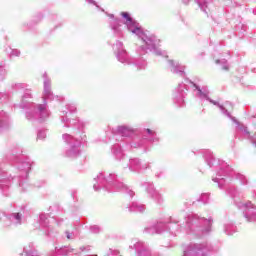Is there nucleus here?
<instances>
[{
	"instance_id": "nucleus-19",
	"label": "nucleus",
	"mask_w": 256,
	"mask_h": 256,
	"mask_svg": "<svg viewBox=\"0 0 256 256\" xmlns=\"http://www.w3.org/2000/svg\"><path fill=\"white\" fill-rule=\"evenodd\" d=\"M222 69L224 70V71H229V65H227V61H225V60H222Z\"/></svg>"
},
{
	"instance_id": "nucleus-22",
	"label": "nucleus",
	"mask_w": 256,
	"mask_h": 256,
	"mask_svg": "<svg viewBox=\"0 0 256 256\" xmlns=\"http://www.w3.org/2000/svg\"><path fill=\"white\" fill-rule=\"evenodd\" d=\"M147 231V233H155V230L154 229H150V230H146ZM156 233H161V231H159V230H156Z\"/></svg>"
},
{
	"instance_id": "nucleus-5",
	"label": "nucleus",
	"mask_w": 256,
	"mask_h": 256,
	"mask_svg": "<svg viewBox=\"0 0 256 256\" xmlns=\"http://www.w3.org/2000/svg\"><path fill=\"white\" fill-rule=\"evenodd\" d=\"M169 65L171 67L172 73H176L178 75H184L185 73V66L179 64V62H175L173 60L169 61Z\"/></svg>"
},
{
	"instance_id": "nucleus-3",
	"label": "nucleus",
	"mask_w": 256,
	"mask_h": 256,
	"mask_svg": "<svg viewBox=\"0 0 256 256\" xmlns=\"http://www.w3.org/2000/svg\"><path fill=\"white\" fill-rule=\"evenodd\" d=\"M242 209H244V216L246 217L247 221H255L256 220V211L253 207V204L251 202H248L246 204H242Z\"/></svg>"
},
{
	"instance_id": "nucleus-24",
	"label": "nucleus",
	"mask_w": 256,
	"mask_h": 256,
	"mask_svg": "<svg viewBox=\"0 0 256 256\" xmlns=\"http://www.w3.org/2000/svg\"><path fill=\"white\" fill-rule=\"evenodd\" d=\"M3 97H4L5 99H7V95H5V94H3V93H0V99H3Z\"/></svg>"
},
{
	"instance_id": "nucleus-16",
	"label": "nucleus",
	"mask_w": 256,
	"mask_h": 256,
	"mask_svg": "<svg viewBox=\"0 0 256 256\" xmlns=\"http://www.w3.org/2000/svg\"><path fill=\"white\" fill-rule=\"evenodd\" d=\"M91 231L92 233H99V231H101V228L97 225L91 226Z\"/></svg>"
},
{
	"instance_id": "nucleus-28",
	"label": "nucleus",
	"mask_w": 256,
	"mask_h": 256,
	"mask_svg": "<svg viewBox=\"0 0 256 256\" xmlns=\"http://www.w3.org/2000/svg\"><path fill=\"white\" fill-rule=\"evenodd\" d=\"M216 63L219 64V63H221V61L220 60H216Z\"/></svg>"
},
{
	"instance_id": "nucleus-1",
	"label": "nucleus",
	"mask_w": 256,
	"mask_h": 256,
	"mask_svg": "<svg viewBox=\"0 0 256 256\" xmlns=\"http://www.w3.org/2000/svg\"><path fill=\"white\" fill-rule=\"evenodd\" d=\"M121 16L123 19H125L124 23L127 26L128 31H131L134 35H137L144 43V45L141 46V49H149L150 51H155L157 47H159V43L161 42L155 35H147L145 32H143V29H141V26L139 23L135 22L131 16H129V13L122 12Z\"/></svg>"
},
{
	"instance_id": "nucleus-2",
	"label": "nucleus",
	"mask_w": 256,
	"mask_h": 256,
	"mask_svg": "<svg viewBox=\"0 0 256 256\" xmlns=\"http://www.w3.org/2000/svg\"><path fill=\"white\" fill-rule=\"evenodd\" d=\"M114 51L116 52V57L120 63L129 64V56H127V52L123 49V43L117 42L114 45Z\"/></svg>"
},
{
	"instance_id": "nucleus-23",
	"label": "nucleus",
	"mask_w": 256,
	"mask_h": 256,
	"mask_svg": "<svg viewBox=\"0 0 256 256\" xmlns=\"http://www.w3.org/2000/svg\"><path fill=\"white\" fill-rule=\"evenodd\" d=\"M146 131H147V133H148L149 135H153V133H155V132H153L151 129H146Z\"/></svg>"
},
{
	"instance_id": "nucleus-33",
	"label": "nucleus",
	"mask_w": 256,
	"mask_h": 256,
	"mask_svg": "<svg viewBox=\"0 0 256 256\" xmlns=\"http://www.w3.org/2000/svg\"><path fill=\"white\" fill-rule=\"evenodd\" d=\"M94 189H96V190H97V185H95V184H94Z\"/></svg>"
},
{
	"instance_id": "nucleus-27",
	"label": "nucleus",
	"mask_w": 256,
	"mask_h": 256,
	"mask_svg": "<svg viewBox=\"0 0 256 256\" xmlns=\"http://www.w3.org/2000/svg\"><path fill=\"white\" fill-rule=\"evenodd\" d=\"M67 239H71V234L67 233Z\"/></svg>"
},
{
	"instance_id": "nucleus-10",
	"label": "nucleus",
	"mask_w": 256,
	"mask_h": 256,
	"mask_svg": "<svg viewBox=\"0 0 256 256\" xmlns=\"http://www.w3.org/2000/svg\"><path fill=\"white\" fill-rule=\"evenodd\" d=\"M44 93L46 96L51 95V81L49 80L44 81Z\"/></svg>"
},
{
	"instance_id": "nucleus-18",
	"label": "nucleus",
	"mask_w": 256,
	"mask_h": 256,
	"mask_svg": "<svg viewBox=\"0 0 256 256\" xmlns=\"http://www.w3.org/2000/svg\"><path fill=\"white\" fill-rule=\"evenodd\" d=\"M19 55H21V51H19V50H12V52H11V56L12 57H19Z\"/></svg>"
},
{
	"instance_id": "nucleus-31",
	"label": "nucleus",
	"mask_w": 256,
	"mask_h": 256,
	"mask_svg": "<svg viewBox=\"0 0 256 256\" xmlns=\"http://www.w3.org/2000/svg\"><path fill=\"white\" fill-rule=\"evenodd\" d=\"M157 55H161V53L159 51H156Z\"/></svg>"
},
{
	"instance_id": "nucleus-11",
	"label": "nucleus",
	"mask_w": 256,
	"mask_h": 256,
	"mask_svg": "<svg viewBox=\"0 0 256 256\" xmlns=\"http://www.w3.org/2000/svg\"><path fill=\"white\" fill-rule=\"evenodd\" d=\"M38 113H40L41 117H49V112L47 111L45 105L38 106Z\"/></svg>"
},
{
	"instance_id": "nucleus-7",
	"label": "nucleus",
	"mask_w": 256,
	"mask_h": 256,
	"mask_svg": "<svg viewBox=\"0 0 256 256\" xmlns=\"http://www.w3.org/2000/svg\"><path fill=\"white\" fill-rule=\"evenodd\" d=\"M79 155V146H72L67 151V157H70L71 159H75V157H78Z\"/></svg>"
},
{
	"instance_id": "nucleus-8",
	"label": "nucleus",
	"mask_w": 256,
	"mask_h": 256,
	"mask_svg": "<svg viewBox=\"0 0 256 256\" xmlns=\"http://www.w3.org/2000/svg\"><path fill=\"white\" fill-rule=\"evenodd\" d=\"M184 256H205V254L201 251H197L195 248H192L184 251Z\"/></svg>"
},
{
	"instance_id": "nucleus-26",
	"label": "nucleus",
	"mask_w": 256,
	"mask_h": 256,
	"mask_svg": "<svg viewBox=\"0 0 256 256\" xmlns=\"http://www.w3.org/2000/svg\"><path fill=\"white\" fill-rule=\"evenodd\" d=\"M204 197H207V194L202 195V201H205Z\"/></svg>"
},
{
	"instance_id": "nucleus-34",
	"label": "nucleus",
	"mask_w": 256,
	"mask_h": 256,
	"mask_svg": "<svg viewBox=\"0 0 256 256\" xmlns=\"http://www.w3.org/2000/svg\"><path fill=\"white\" fill-rule=\"evenodd\" d=\"M130 193H131L130 196L133 197V193L132 192H130Z\"/></svg>"
},
{
	"instance_id": "nucleus-32",
	"label": "nucleus",
	"mask_w": 256,
	"mask_h": 256,
	"mask_svg": "<svg viewBox=\"0 0 256 256\" xmlns=\"http://www.w3.org/2000/svg\"><path fill=\"white\" fill-rule=\"evenodd\" d=\"M232 121H234V123H236V120H235V118H232Z\"/></svg>"
},
{
	"instance_id": "nucleus-13",
	"label": "nucleus",
	"mask_w": 256,
	"mask_h": 256,
	"mask_svg": "<svg viewBox=\"0 0 256 256\" xmlns=\"http://www.w3.org/2000/svg\"><path fill=\"white\" fill-rule=\"evenodd\" d=\"M12 219L16 225L21 224V215L19 213H15L12 215Z\"/></svg>"
},
{
	"instance_id": "nucleus-9",
	"label": "nucleus",
	"mask_w": 256,
	"mask_h": 256,
	"mask_svg": "<svg viewBox=\"0 0 256 256\" xmlns=\"http://www.w3.org/2000/svg\"><path fill=\"white\" fill-rule=\"evenodd\" d=\"M119 132L124 135V137H129V135H131V133L133 132V130L127 126H120L119 127Z\"/></svg>"
},
{
	"instance_id": "nucleus-30",
	"label": "nucleus",
	"mask_w": 256,
	"mask_h": 256,
	"mask_svg": "<svg viewBox=\"0 0 256 256\" xmlns=\"http://www.w3.org/2000/svg\"><path fill=\"white\" fill-rule=\"evenodd\" d=\"M43 217H45V216H40V220H41V221H43Z\"/></svg>"
},
{
	"instance_id": "nucleus-12",
	"label": "nucleus",
	"mask_w": 256,
	"mask_h": 256,
	"mask_svg": "<svg viewBox=\"0 0 256 256\" xmlns=\"http://www.w3.org/2000/svg\"><path fill=\"white\" fill-rule=\"evenodd\" d=\"M132 211H138L139 213H143L145 211V206L137 203H133Z\"/></svg>"
},
{
	"instance_id": "nucleus-17",
	"label": "nucleus",
	"mask_w": 256,
	"mask_h": 256,
	"mask_svg": "<svg viewBox=\"0 0 256 256\" xmlns=\"http://www.w3.org/2000/svg\"><path fill=\"white\" fill-rule=\"evenodd\" d=\"M117 25H119V20L118 19L113 20L112 22L113 31H117Z\"/></svg>"
},
{
	"instance_id": "nucleus-14",
	"label": "nucleus",
	"mask_w": 256,
	"mask_h": 256,
	"mask_svg": "<svg viewBox=\"0 0 256 256\" xmlns=\"http://www.w3.org/2000/svg\"><path fill=\"white\" fill-rule=\"evenodd\" d=\"M199 6H200V9H202V11L207 12V2L205 1L199 2Z\"/></svg>"
},
{
	"instance_id": "nucleus-21",
	"label": "nucleus",
	"mask_w": 256,
	"mask_h": 256,
	"mask_svg": "<svg viewBox=\"0 0 256 256\" xmlns=\"http://www.w3.org/2000/svg\"><path fill=\"white\" fill-rule=\"evenodd\" d=\"M45 137H47V135L45 134V132L40 131V132L38 133V139H45Z\"/></svg>"
},
{
	"instance_id": "nucleus-25",
	"label": "nucleus",
	"mask_w": 256,
	"mask_h": 256,
	"mask_svg": "<svg viewBox=\"0 0 256 256\" xmlns=\"http://www.w3.org/2000/svg\"><path fill=\"white\" fill-rule=\"evenodd\" d=\"M89 3H93V5H96L95 1L93 0H88Z\"/></svg>"
},
{
	"instance_id": "nucleus-4",
	"label": "nucleus",
	"mask_w": 256,
	"mask_h": 256,
	"mask_svg": "<svg viewBox=\"0 0 256 256\" xmlns=\"http://www.w3.org/2000/svg\"><path fill=\"white\" fill-rule=\"evenodd\" d=\"M208 95H209L208 92H203L201 89H198L197 96L200 97V99H207L213 105H217V107H219V109L222 111V113H224V115H227V117H231V114H229V112H227V110H225V107H223V105L217 103L216 101L209 99Z\"/></svg>"
},
{
	"instance_id": "nucleus-20",
	"label": "nucleus",
	"mask_w": 256,
	"mask_h": 256,
	"mask_svg": "<svg viewBox=\"0 0 256 256\" xmlns=\"http://www.w3.org/2000/svg\"><path fill=\"white\" fill-rule=\"evenodd\" d=\"M24 253H26V256H36L35 252L33 251H28L27 248H24Z\"/></svg>"
},
{
	"instance_id": "nucleus-29",
	"label": "nucleus",
	"mask_w": 256,
	"mask_h": 256,
	"mask_svg": "<svg viewBox=\"0 0 256 256\" xmlns=\"http://www.w3.org/2000/svg\"><path fill=\"white\" fill-rule=\"evenodd\" d=\"M27 119H31V117H29V114L26 115Z\"/></svg>"
},
{
	"instance_id": "nucleus-15",
	"label": "nucleus",
	"mask_w": 256,
	"mask_h": 256,
	"mask_svg": "<svg viewBox=\"0 0 256 256\" xmlns=\"http://www.w3.org/2000/svg\"><path fill=\"white\" fill-rule=\"evenodd\" d=\"M63 139L66 141V143H70V141H73V137L69 134H64Z\"/></svg>"
},
{
	"instance_id": "nucleus-6",
	"label": "nucleus",
	"mask_w": 256,
	"mask_h": 256,
	"mask_svg": "<svg viewBox=\"0 0 256 256\" xmlns=\"http://www.w3.org/2000/svg\"><path fill=\"white\" fill-rule=\"evenodd\" d=\"M9 128V116L4 111L0 112V129Z\"/></svg>"
},
{
	"instance_id": "nucleus-35",
	"label": "nucleus",
	"mask_w": 256,
	"mask_h": 256,
	"mask_svg": "<svg viewBox=\"0 0 256 256\" xmlns=\"http://www.w3.org/2000/svg\"><path fill=\"white\" fill-rule=\"evenodd\" d=\"M110 17H112V18H113V14H111V15H110Z\"/></svg>"
}]
</instances>
